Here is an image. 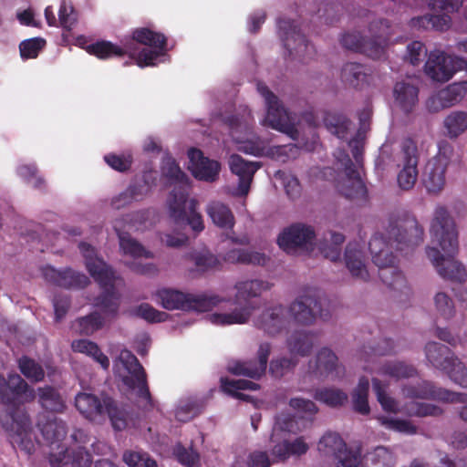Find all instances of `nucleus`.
<instances>
[{
    "label": "nucleus",
    "mask_w": 467,
    "mask_h": 467,
    "mask_svg": "<svg viewBox=\"0 0 467 467\" xmlns=\"http://www.w3.org/2000/svg\"><path fill=\"white\" fill-rule=\"evenodd\" d=\"M336 158L344 168L346 178L338 182L337 189L348 199H364L366 197V186L358 171L354 169L352 161L344 150H338Z\"/></svg>",
    "instance_id": "23"
},
{
    "label": "nucleus",
    "mask_w": 467,
    "mask_h": 467,
    "mask_svg": "<svg viewBox=\"0 0 467 467\" xmlns=\"http://www.w3.org/2000/svg\"><path fill=\"white\" fill-rule=\"evenodd\" d=\"M447 168L439 164L437 161L427 162L423 171V185L429 193L437 194L441 192L446 183Z\"/></svg>",
    "instance_id": "37"
},
{
    "label": "nucleus",
    "mask_w": 467,
    "mask_h": 467,
    "mask_svg": "<svg viewBox=\"0 0 467 467\" xmlns=\"http://www.w3.org/2000/svg\"><path fill=\"white\" fill-rule=\"evenodd\" d=\"M221 262L228 264H243L253 265H265L268 258L265 254L248 250L233 248L223 254H220Z\"/></svg>",
    "instance_id": "38"
},
{
    "label": "nucleus",
    "mask_w": 467,
    "mask_h": 467,
    "mask_svg": "<svg viewBox=\"0 0 467 467\" xmlns=\"http://www.w3.org/2000/svg\"><path fill=\"white\" fill-rule=\"evenodd\" d=\"M278 35L285 49V56L291 60L306 63L316 54L314 46L298 29L296 21L282 17L277 20Z\"/></svg>",
    "instance_id": "14"
},
{
    "label": "nucleus",
    "mask_w": 467,
    "mask_h": 467,
    "mask_svg": "<svg viewBox=\"0 0 467 467\" xmlns=\"http://www.w3.org/2000/svg\"><path fill=\"white\" fill-rule=\"evenodd\" d=\"M327 299L316 291L309 290L299 296L289 306L287 313L297 324L311 325L317 317L328 320L332 316L330 307L325 308Z\"/></svg>",
    "instance_id": "15"
},
{
    "label": "nucleus",
    "mask_w": 467,
    "mask_h": 467,
    "mask_svg": "<svg viewBox=\"0 0 467 467\" xmlns=\"http://www.w3.org/2000/svg\"><path fill=\"white\" fill-rule=\"evenodd\" d=\"M46 41L43 38L36 37L26 39L19 45L20 54L23 58H35L39 51L45 46Z\"/></svg>",
    "instance_id": "64"
},
{
    "label": "nucleus",
    "mask_w": 467,
    "mask_h": 467,
    "mask_svg": "<svg viewBox=\"0 0 467 467\" xmlns=\"http://www.w3.org/2000/svg\"><path fill=\"white\" fill-rule=\"evenodd\" d=\"M275 178L281 182L289 199L296 200L301 196L302 187L295 175L279 170L275 173Z\"/></svg>",
    "instance_id": "52"
},
{
    "label": "nucleus",
    "mask_w": 467,
    "mask_h": 467,
    "mask_svg": "<svg viewBox=\"0 0 467 467\" xmlns=\"http://www.w3.org/2000/svg\"><path fill=\"white\" fill-rule=\"evenodd\" d=\"M389 387L388 382L378 378L372 379L373 391L379 403L387 412H403L408 416L415 417L438 416L442 412L441 409L436 405L416 401L408 402L403 408H400L397 400L388 394Z\"/></svg>",
    "instance_id": "16"
},
{
    "label": "nucleus",
    "mask_w": 467,
    "mask_h": 467,
    "mask_svg": "<svg viewBox=\"0 0 467 467\" xmlns=\"http://www.w3.org/2000/svg\"><path fill=\"white\" fill-rule=\"evenodd\" d=\"M318 451L327 456H333L337 467H363L360 448H348L343 439L335 432L322 436L317 445Z\"/></svg>",
    "instance_id": "19"
},
{
    "label": "nucleus",
    "mask_w": 467,
    "mask_h": 467,
    "mask_svg": "<svg viewBox=\"0 0 467 467\" xmlns=\"http://www.w3.org/2000/svg\"><path fill=\"white\" fill-rule=\"evenodd\" d=\"M104 323V318L98 312H93L88 316L80 317L76 322L79 333L87 336L92 335L94 332L102 328Z\"/></svg>",
    "instance_id": "57"
},
{
    "label": "nucleus",
    "mask_w": 467,
    "mask_h": 467,
    "mask_svg": "<svg viewBox=\"0 0 467 467\" xmlns=\"http://www.w3.org/2000/svg\"><path fill=\"white\" fill-rule=\"evenodd\" d=\"M418 94V88L407 81L397 82L393 88L395 103L406 114L416 107Z\"/></svg>",
    "instance_id": "35"
},
{
    "label": "nucleus",
    "mask_w": 467,
    "mask_h": 467,
    "mask_svg": "<svg viewBox=\"0 0 467 467\" xmlns=\"http://www.w3.org/2000/svg\"><path fill=\"white\" fill-rule=\"evenodd\" d=\"M155 184V172H144L141 181L130 184L125 191L112 198V208L119 210L130 205L134 202L141 201Z\"/></svg>",
    "instance_id": "26"
},
{
    "label": "nucleus",
    "mask_w": 467,
    "mask_h": 467,
    "mask_svg": "<svg viewBox=\"0 0 467 467\" xmlns=\"http://www.w3.org/2000/svg\"><path fill=\"white\" fill-rule=\"evenodd\" d=\"M371 38H364L358 32L346 33L341 44L347 49L379 59L385 54V48L391 41L390 24L386 19L375 21L370 25Z\"/></svg>",
    "instance_id": "11"
},
{
    "label": "nucleus",
    "mask_w": 467,
    "mask_h": 467,
    "mask_svg": "<svg viewBox=\"0 0 467 467\" xmlns=\"http://www.w3.org/2000/svg\"><path fill=\"white\" fill-rule=\"evenodd\" d=\"M192 259L200 272H206L221 266V259L208 250L192 254Z\"/></svg>",
    "instance_id": "54"
},
{
    "label": "nucleus",
    "mask_w": 467,
    "mask_h": 467,
    "mask_svg": "<svg viewBox=\"0 0 467 467\" xmlns=\"http://www.w3.org/2000/svg\"><path fill=\"white\" fill-rule=\"evenodd\" d=\"M173 454L177 461L185 467L200 466V455L192 447L185 448L181 444H177L173 449Z\"/></svg>",
    "instance_id": "61"
},
{
    "label": "nucleus",
    "mask_w": 467,
    "mask_h": 467,
    "mask_svg": "<svg viewBox=\"0 0 467 467\" xmlns=\"http://www.w3.org/2000/svg\"><path fill=\"white\" fill-rule=\"evenodd\" d=\"M315 232L311 226L296 223L285 229L278 236L277 243L287 254H295L297 249L312 244Z\"/></svg>",
    "instance_id": "25"
},
{
    "label": "nucleus",
    "mask_w": 467,
    "mask_h": 467,
    "mask_svg": "<svg viewBox=\"0 0 467 467\" xmlns=\"http://www.w3.org/2000/svg\"><path fill=\"white\" fill-rule=\"evenodd\" d=\"M78 246L88 273L103 290L102 294L96 298L95 306L106 316L115 317L119 305V296L115 288V283L119 277L106 262L98 256L94 247L86 243H80Z\"/></svg>",
    "instance_id": "7"
},
{
    "label": "nucleus",
    "mask_w": 467,
    "mask_h": 467,
    "mask_svg": "<svg viewBox=\"0 0 467 467\" xmlns=\"http://www.w3.org/2000/svg\"><path fill=\"white\" fill-rule=\"evenodd\" d=\"M253 120L251 112L246 109L241 119L233 116L227 119L230 135L239 151L255 157L266 156L281 163L294 160L299 155L300 147L296 144L269 147L265 140L252 132Z\"/></svg>",
    "instance_id": "6"
},
{
    "label": "nucleus",
    "mask_w": 467,
    "mask_h": 467,
    "mask_svg": "<svg viewBox=\"0 0 467 467\" xmlns=\"http://www.w3.org/2000/svg\"><path fill=\"white\" fill-rule=\"evenodd\" d=\"M368 75L365 67L358 63H347L341 70V78L355 88L361 87L367 81Z\"/></svg>",
    "instance_id": "50"
},
{
    "label": "nucleus",
    "mask_w": 467,
    "mask_h": 467,
    "mask_svg": "<svg viewBox=\"0 0 467 467\" xmlns=\"http://www.w3.org/2000/svg\"><path fill=\"white\" fill-rule=\"evenodd\" d=\"M430 232L432 243L437 244L444 252L441 254L435 247L426 248L427 256L439 275L451 281L463 282L466 278L465 268L453 259L458 251V232L453 219L444 206L435 209Z\"/></svg>",
    "instance_id": "3"
},
{
    "label": "nucleus",
    "mask_w": 467,
    "mask_h": 467,
    "mask_svg": "<svg viewBox=\"0 0 467 467\" xmlns=\"http://www.w3.org/2000/svg\"><path fill=\"white\" fill-rule=\"evenodd\" d=\"M201 408L199 403L192 400H180L176 410L175 417L179 421L186 422L200 413Z\"/></svg>",
    "instance_id": "60"
},
{
    "label": "nucleus",
    "mask_w": 467,
    "mask_h": 467,
    "mask_svg": "<svg viewBox=\"0 0 467 467\" xmlns=\"http://www.w3.org/2000/svg\"><path fill=\"white\" fill-rule=\"evenodd\" d=\"M18 367L21 373L29 380L38 382L45 377L42 367L35 360L23 357L18 360Z\"/></svg>",
    "instance_id": "58"
},
{
    "label": "nucleus",
    "mask_w": 467,
    "mask_h": 467,
    "mask_svg": "<svg viewBox=\"0 0 467 467\" xmlns=\"http://www.w3.org/2000/svg\"><path fill=\"white\" fill-rule=\"evenodd\" d=\"M315 335L306 331L293 333L286 341L287 348L292 355L308 356L314 346Z\"/></svg>",
    "instance_id": "41"
},
{
    "label": "nucleus",
    "mask_w": 467,
    "mask_h": 467,
    "mask_svg": "<svg viewBox=\"0 0 467 467\" xmlns=\"http://www.w3.org/2000/svg\"><path fill=\"white\" fill-rule=\"evenodd\" d=\"M287 311L282 305L266 307L254 318V325L268 335L280 333L287 325Z\"/></svg>",
    "instance_id": "29"
},
{
    "label": "nucleus",
    "mask_w": 467,
    "mask_h": 467,
    "mask_svg": "<svg viewBox=\"0 0 467 467\" xmlns=\"http://www.w3.org/2000/svg\"><path fill=\"white\" fill-rule=\"evenodd\" d=\"M188 158L189 170L196 179L214 182L218 178L221 166L217 161L204 157L200 150L194 148L188 150Z\"/></svg>",
    "instance_id": "31"
},
{
    "label": "nucleus",
    "mask_w": 467,
    "mask_h": 467,
    "mask_svg": "<svg viewBox=\"0 0 467 467\" xmlns=\"http://www.w3.org/2000/svg\"><path fill=\"white\" fill-rule=\"evenodd\" d=\"M157 302L168 310L211 311L229 299L215 294L192 295L171 288H161L156 292Z\"/></svg>",
    "instance_id": "12"
},
{
    "label": "nucleus",
    "mask_w": 467,
    "mask_h": 467,
    "mask_svg": "<svg viewBox=\"0 0 467 467\" xmlns=\"http://www.w3.org/2000/svg\"><path fill=\"white\" fill-rule=\"evenodd\" d=\"M370 109H365L360 114H359V121H360V130H358L357 136L353 139H351L348 141V146L351 149L352 155L356 161L358 163L360 162V159L362 156V138L360 135L361 130H365L366 123L368 121L370 118Z\"/></svg>",
    "instance_id": "59"
},
{
    "label": "nucleus",
    "mask_w": 467,
    "mask_h": 467,
    "mask_svg": "<svg viewBox=\"0 0 467 467\" xmlns=\"http://www.w3.org/2000/svg\"><path fill=\"white\" fill-rule=\"evenodd\" d=\"M423 241V229L416 218L405 211L392 213L384 233H376L370 239L368 248L373 263L379 268V277L394 290L404 293L410 290L404 275L395 265L396 250L408 254Z\"/></svg>",
    "instance_id": "1"
},
{
    "label": "nucleus",
    "mask_w": 467,
    "mask_h": 467,
    "mask_svg": "<svg viewBox=\"0 0 467 467\" xmlns=\"http://www.w3.org/2000/svg\"><path fill=\"white\" fill-rule=\"evenodd\" d=\"M228 164L231 171L239 179L234 194L246 195L250 190L254 175L261 167V164L256 161H246L238 154H232L229 157Z\"/></svg>",
    "instance_id": "30"
},
{
    "label": "nucleus",
    "mask_w": 467,
    "mask_h": 467,
    "mask_svg": "<svg viewBox=\"0 0 467 467\" xmlns=\"http://www.w3.org/2000/svg\"><path fill=\"white\" fill-rule=\"evenodd\" d=\"M75 406L88 420L100 422L108 417L117 431L128 425L126 414L119 410L113 399L108 395L96 396L92 393L80 392L76 395Z\"/></svg>",
    "instance_id": "10"
},
{
    "label": "nucleus",
    "mask_w": 467,
    "mask_h": 467,
    "mask_svg": "<svg viewBox=\"0 0 467 467\" xmlns=\"http://www.w3.org/2000/svg\"><path fill=\"white\" fill-rule=\"evenodd\" d=\"M270 353L271 345L266 342L262 343L257 351L256 361H235L229 364L228 370L234 375L259 379L266 370Z\"/></svg>",
    "instance_id": "28"
},
{
    "label": "nucleus",
    "mask_w": 467,
    "mask_h": 467,
    "mask_svg": "<svg viewBox=\"0 0 467 467\" xmlns=\"http://www.w3.org/2000/svg\"><path fill=\"white\" fill-rule=\"evenodd\" d=\"M401 393L409 399L434 400L445 402L467 403V394L452 392L446 389L438 388L432 382L420 380L416 384L404 385Z\"/></svg>",
    "instance_id": "21"
},
{
    "label": "nucleus",
    "mask_w": 467,
    "mask_h": 467,
    "mask_svg": "<svg viewBox=\"0 0 467 467\" xmlns=\"http://www.w3.org/2000/svg\"><path fill=\"white\" fill-rule=\"evenodd\" d=\"M344 259L346 267L354 278L361 281L368 280L369 274L367 269L365 255L358 243L348 244Z\"/></svg>",
    "instance_id": "33"
},
{
    "label": "nucleus",
    "mask_w": 467,
    "mask_h": 467,
    "mask_svg": "<svg viewBox=\"0 0 467 467\" xmlns=\"http://www.w3.org/2000/svg\"><path fill=\"white\" fill-rule=\"evenodd\" d=\"M123 461L129 467H158L156 462L143 451H125Z\"/></svg>",
    "instance_id": "62"
},
{
    "label": "nucleus",
    "mask_w": 467,
    "mask_h": 467,
    "mask_svg": "<svg viewBox=\"0 0 467 467\" xmlns=\"http://www.w3.org/2000/svg\"><path fill=\"white\" fill-rule=\"evenodd\" d=\"M161 173L173 186L167 199L169 215L172 218L182 219L184 213V202L189 196V179L170 156H166L162 160Z\"/></svg>",
    "instance_id": "13"
},
{
    "label": "nucleus",
    "mask_w": 467,
    "mask_h": 467,
    "mask_svg": "<svg viewBox=\"0 0 467 467\" xmlns=\"http://www.w3.org/2000/svg\"><path fill=\"white\" fill-rule=\"evenodd\" d=\"M310 371L318 379L337 380L344 377L345 368L338 363L337 355L328 348H321L314 364L309 363Z\"/></svg>",
    "instance_id": "24"
},
{
    "label": "nucleus",
    "mask_w": 467,
    "mask_h": 467,
    "mask_svg": "<svg viewBox=\"0 0 467 467\" xmlns=\"http://www.w3.org/2000/svg\"><path fill=\"white\" fill-rule=\"evenodd\" d=\"M313 397L329 407H338L348 400V394L336 388H319L314 392Z\"/></svg>",
    "instance_id": "49"
},
{
    "label": "nucleus",
    "mask_w": 467,
    "mask_h": 467,
    "mask_svg": "<svg viewBox=\"0 0 467 467\" xmlns=\"http://www.w3.org/2000/svg\"><path fill=\"white\" fill-rule=\"evenodd\" d=\"M394 162L400 169L397 175L399 187L403 191L411 190L418 178V149L410 138L400 141V150L394 155Z\"/></svg>",
    "instance_id": "18"
},
{
    "label": "nucleus",
    "mask_w": 467,
    "mask_h": 467,
    "mask_svg": "<svg viewBox=\"0 0 467 467\" xmlns=\"http://www.w3.org/2000/svg\"><path fill=\"white\" fill-rule=\"evenodd\" d=\"M74 352L81 353L92 358L100 367L107 370L109 368V358L101 351L99 345L88 339H77L71 343Z\"/></svg>",
    "instance_id": "40"
},
{
    "label": "nucleus",
    "mask_w": 467,
    "mask_h": 467,
    "mask_svg": "<svg viewBox=\"0 0 467 467\" xmlns=\"http://www.w3.org/2000/svg\"><path fill=\"white\" fill-rule=\"evenodd\" d=\"M38 398L41 406L47 410L62 412L65 409V404L60 395L51 387L39 388Z\"/></svg>",
    "instance_id": "51"
},
{
    "label": "nucleus",
    "mask_w": 467,
    "mask_h": 467,
    "mask_svg": "<svg viewBox=\"0 0 467 467\" xmlns=\"http://www.w3.org/2000/svg\"><path fill=\"white\" fill-rule=\"evenodd\" d=\"M377 420L381 426L390 431L408 435H413L417 432V427L408 420H401L389 416H379Z\"/></svg>",
    "instance_id": "53"
},
{
    "label": "nucleus",
    "mask_w": 467,
    "mask_h": 467,
    "mask_svg": "<svg viewBox=\"0 0 467 467\" xmlns=\"http://www.w3.org/2000/svg\"><path fill=\"white\" fill-rule=\"evenodd\" d=\"M467 68V61L458 56H449L440 50L430 53L425 63V72L431 79L439 82L450 80L453 75Z\"/></svg>",
    "instance_id": "20"
},
{
    "label": "nucleus",
    "mask_w": 467,
    "mask_h": 467,
    "mask_svg": "<svg viewBox=\"0 0 467 467\" xmlns=\"http://www.w3.org/2000/svg\"><path fill=\"white\" fill-rule=\"evenodd\" d=\"M85 48L88 53L101 59L124 54L137 56L136 62L140 67L156 66L167 59L165 36L148 28L135 30L132 38L124 42L122 47L109 41H99Z\"/></svg>",
    "instance_id": "5"
},
{
    "label": "nucleus",
    "mask_w": 467,
    "mask_h": 467,
    "mask_svg": "<svg viewBox=\"0 0 467 467\" xmlns=\"http://www.w3.org/2000/svg\"><path fill=\"white\" fill-rule=\"evenodd\" d=\"M206 213L212 222L223 229H232L234 225V216L231 209L220 201H212L206 206Z\"/></svg>",
    "instance_id": "39"
},
{
    "label": "nucleus",
    "mask_w": 467,
    "mask_h": 467,
    "mask_svg": "<svg viewBox=\"0 0 467 467\" xmlns=\"http://www.w3.org/2000/svg\"><path fill=\"white\" fill-rule=\"evenodd\" d=\"M434 313L437 318L451 320L456 314L452 297L444 291L435 293L432 298Z\"/></svg>",
    "instance_id": "44"
},
{
    "label": "nucleus",
    "mask_w": 467,
    "mask_h": 467,
    "mask_svg": "<svg viewBox=\"0 0 467 467\" xmlns=\"http://www.w3.org/2000/svg\"><path fill=\"white\" fill-rule=\"evenodd\" d=\"M365 467H393L395 456L388 448L378 446L364 457Z\"/></svg>",
    "instance_id": "47"
},
{
    "label": "nucleus",
    "mask_w": 467,
    "mask_h": 467,
    "mask_svg": "<svg viewBox=\"0 0 467 467\" xmlns=\"http://www.w3.org/2000/svg\"><path fill=\"white\" fill-rule=\"evenodd\" d=\"M197 202L194 199H191L188 202V197L184 202V213L182 219L172 218L171 215V219L174 222L177 226L182 225H190L192 230L195 233H200L204 229L203 221L202 215L196 212Z\"/></svg>",
    "instance_id": "43"
},
{
    "label": "nucleus",
    "mask_w": 467,
    "mask_h": 467,
    "mask_svg": "<svg viewBox=\"0 0 467 467\" xmlns=\"http://www.w3.org/2000/svg\"><path fill=\"white\" fill-rule=\"evenodd\" d=\"M39 429L47 444L50 447L49 463L51 467H89L92 463L90 453L81 445L86 443L87 435L82 430H75L71 439L76 442L70 448L62 443L67 435L66 423L56 416L39 414Z\"/></svg>",
    "instance_id": "4"
},
{
    "label": "nucleus",
    "mask_w": 467,
    "mask_h": 467,
    "mask_svg": "<svg viewBox=\"0 0 467 467\" xmlns=\"http://www.w3.org/2000/svg\"><path fill=\"white\" fill-rule=\"evenodd\" d=\"M44 279L55 285L64 288H83L88 283V277L70 267L57 269L51 265H46L41 269Z\"/></svg>",
    "instance_id": "27"
},
{
    "label": "nucleus",
    "mask_w": 467,
    "mask_h": 467,
    "mask_svg": "<svg viewBox=\"0 0 467 467\" xmlns=\"http://www.w3.org/2000/svg\"><path fill=\"white\" fill-rule=\"evenodd\" d=\"M364 369L395 380L413 378L417 375V369L413 366L399 360L386 361L379 364H376L373 360V365L371 367L365 366Z\"/></svg>",
    "instance_id": "32"
},
{
    "label": "nucleus",
    "mask_w": 467,
    "mask_h": 467,
    "mask_svg": "<svg viewBox=\"0 0 467 467\" xmlns=\"http://www.w3.org/2000/svg\"><path fill=\"white\" fill-rule=\"evenodd\" d=\"M445 134L456 139L467 130V112L452 111L443 120Z\"/></svg>",
    "instance_id": "45"
},
{
    "label": "nucleus",
    "mask_w": 467,
    "mask_h": 467,
    "mask_svg": "<svg viewBox=\"0 0 467 467\" xmlns=\"http://www.w3.org/2000/svg\"><path fill=\"white\" fill-rule=\"evenodd\" d=\"M272 285L261 279H246L236 282L234 300L241 305L231 312L213 313L207 317L208 320L216 326H229L247 323L257 306L251 301L259 297L264 292L271 289Z\"/></svg>",
    "instance_id": "8"
},
{
    "label": "nucleus",
    "mask_w": 467,
    "mask_h": 467,
    "mask_svg": "<svg viewBox=\"0 0 467 467\" xmlns=\"http://www.w3.org/2000/svg\"><path fill=\"white\" fill-rule=\"evenodd\" d=\"M329 239L331 244H323L320 246L321 254L332 262H336L340 258V245L345 241V236L340 233L330 232Z\"/></svg>",
    "instance_id": "56"
},
{
    "label": "nucleus",
    "mask_w": 467,
    "mask_h": 467,
    "mask_svg": "<svg viewBox=\"0 0 467 467\" xmlns=\"http://www.w3.org/2000/svg\"><path fill=\"white\" fill-rule=\"evenodd\" d=\"M130 314L150 323L162 322L167 318V314L165 312L156 310L147 303H142L131 308L130 310Z\"/></svg>",
    "instance_id": "55"
},
{
    "label": "nucleus",
    "mask_w": 467,
    "mask_h": 467,
    "mask_svg": "<svg viewBox=\"0 0 467 467\" xmlns=\"http://www.w3.org/2000/svg\"><path fill=\"white\" fill-rule=\"evenodd\" d=\"M257 90L265 99L266 106L264 124L288 135L293 140H298L299 133L295 127V119L285 110L278 98L261 82L257 84Z\"/></svg>",
    "instance_id": "17"
},
{
    "label": "nucleus",
    "mask_w": 467,
    "mask_h": 467,
    "mask_svg": "<svg viewBox=\"0 0 467 467\" xmlns=\"http://www.w3.org/2000/svg\"><path fill=\"white\" fill-rule=\"evenodd\" d=\"M114 371L129 389L136 391L139 406L145 410L155 407L148 388L146 373L135 355L128 349H122L114 361Z\"/></svg>",
    "instance_id": "9"
},
{
    "label": "nucleus",
    "mask_w": 467,
    "mask_h": 467,
    "mask_svg": "<svg viewBox=\"0 0 467 467\" xmlns=\"http://www.w3.org/2000/svg\"><path fill=\"white\" fill-rule=\"evenodd\" d=\"M425 355L431 366L444 372L455 365L457 358L448 347L437 342H429L426 345Z\"/></svg>",
    "instance_id": "34"
},
{
    "label": "nucleus",
    "mask_w": 467,
    "mask_h": 467,
    "mask_svg": "<svg viewBox=\"0 0 467 467\" xmlns=\"http://www.w3.org/2000/svg\"><path fill=\"white\" fill-rule=\"evenodd\" d=\"M259 385L247 380V379H229L226 378L221 379V389L223 392L233 396L235 399L246 400L249 396L240 393L239 390L243 389H250L255 390L258 389Z\"/></svg>",
    "instance_id": "46"
},
{
    "label": "nucleus",
    "mask_w": 467,
    "mask_h": 467,
    "mask_svg": "<svg viewBox=\"0 0 467 467\" xmlns=\"http://www.w3.org/2000/svg\"><path fill=\"white\" fill-rule=\"evenodd\" d=\"M326 128L338 139H347V134L351 122L342 114L337 112H327L324 115Z\"/></svg>",
    "instance_id": "48"
},
{
    "label": "nucleus",
    "mask_w": 467,
    "mask_h": 467,
    "mask_svg": "<svg viewBox=\"0 0 467 467\" xmlns=\"http://www.w3.org/2000/svg\"><path fill=\"white\" fill-rule=\"evenodd\" d=\"M467 92V81L456 82L440 90L432 100H438L441 108H448L458 103Z\"/></svg>",
    "instance_id": "42"
},
{
    "label": "nucleus",
    "mask_w": 467,
    "mask_h": 467,
    "mask_svg": "<svg viewBox=\"0 0 467 467\" xmlns=\"http://www.w3.org/2000/svg\"><path fill=\"white\" fill-rule=\"evenodd\" d=\"M297 364V359L291 358H278L270 362L269 370L275 378H281L291 371Z\"/></svg>",
    "instance_id": "63"
},
{
    "label": "nucleus",
    "mask_w": 467,
    "mask_h": 467,
    "mask_svg": "<svg viewBox=\"0 0 467 467\" xmlns=\"http://www.w3.org/2000/svg\"><path fill=\"white\" fill-rule=\"evenodd\" d=\"M114 229L119 236V246L123 254L134 259L133 262L128 264L129 267L138 274L155 275L158 272V268L154 264H142L140 262L142 258H152V252L145 249L138 241L130 237L129 234L120 232L117 224L114 225Z\"/></svg>",
    "instance_id": "22"
},
{
    "label": "nucleus",
    "mask_w": 467,
    "mask_h": 467,
    "mask_svg": "<svg viewBox=\"0 0 467 467\" xmlns=\"http://www.w3.org/2000/svg\"><path fill=\"white\" fill-rule=\"evenodd\" d=\"M309 445L305 437L300 436L293 441L284 440L275 444L272 449V454L277 461L285 462L290 457H300L307 452Z\"/></svg>",
    "instance_id": "36"
},
{
    "label": "nucleus",
    "mask_w": 467,
    "mask_h": 467,
    "mask_svg": "<svg viewBox=\"0 0 467 467\" xmlns=\"http://www.w3.org/2000/svg\"><path fill=\"white\" fill-rule=\"evenodd\" d=\"M35 399V391L18 375L6 379L0 374V423L21 450L31 454L35 450L30 418L20 406Z\"/></svg>",
    "instance_id": "2"
}]
</instances>
